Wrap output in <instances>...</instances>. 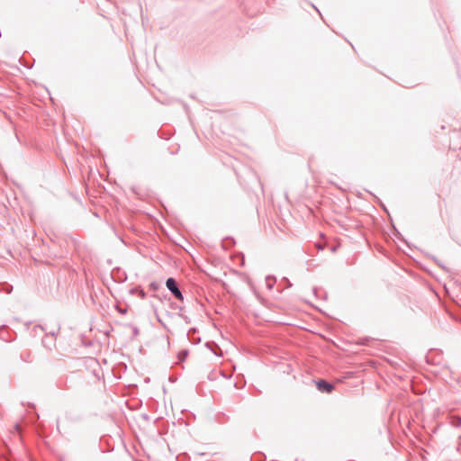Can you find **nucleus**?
<instances>
[{"mask_svg":"<svg viewBox=\"0 0 461 461\" xmlns=\"http://www.w3.org/2000/svg\"><path fill=\"white\" fill-rule=\"evenodd\" d=\"M317 389L321 393H331L334 389V386L332 384L325 381V380H319L316 383Z\"/></svg>","mask_w":461,"mask_h":461,"instance_id":"4","label":"nucleus"},{"mask_svg":"<svg viewBox=\"0 0 461 461\" xmlns=\"http://www.w3.org/2000/svg\"><path fill=\"white\" fill-rule=\"evenodd\" d=\"M59 328L56 331H51L50 333H46L45 337L42 339V345L50 349L55 345V336L57 333H59Z\"/></svg>","mask_w":461,"mask_h":461,"instance_id":"3","label":"nucleus"},{"mask_svg":"<svg viewBox=\"0 0 461 461\" xmlns=\"http://www.w3.org/2000/svg\"><path fill=\"white\" fill-rule=\"evenodd\" d=\"M32 331L35 335H37L39 331H45V329L41 325H35L32 329Z\"/></svg>","mask_w":461,"mask_h":461,"instance_id":"8","label":"nucleus"},{"mask_svg":"<svg viewBox=\"0 0 461 461\" xmlns=\"http://www.w3.org/2000/svg\"><path fill=\"white\" fill-rule=\"evenodd\" d=\"M276 284V278L273 276H267L266 285L268 289H272Z\"/></svg>","mask_w":461,"mask_h":461,"instance_id":"7","label":"nucleus"},{"mask_svg":"<svg viewBox=\"0 0 461 461\" xmlns=\"http://www.w3.org/2000/svg\"><path fill=\"white\" fill-rule=\"evenodd\" d=\"M16 333L10 330L6 325L0 326V339L5 342H11L15 339Z\"/></svg>","mask_w":461,"mask_h":461,"instance_id":"2","label":"nucleus"},{"mask_svg":"<svg viewBox=\"0 0 461 461\" xmlns=\"http://www.w3.org/2000/svg\"><path fill=\"white\" fill-rule=\"evenodd\" d=\"M140 295L141 298H144L145 297V292L143 290H140Z\"/></svg>","mask_w":461,"mask_h":461,"instance_id":"10","label":"nucleus"},{"mask_svg":"<svg viewBox=\"0 0 461 461\" xmlns=\"http://www.w3.org/2000/svg\"><path fill=\"white\" fill-rule=\"evenodd\" d=\"M450 424L455 427L458 428L461 426V417L459 416H452L450 418Z\"/></svg>","mask_w":461,"mask_h":461,"instance_id":"6","label":"nucleus"},{"mask_svg":"<svg viewBox=\"0 0 461 461\" xmlns=\"http://www.w3.org/2000/svg\"><path fill=\"white\" fill-rule=\"evenodd\" d=\"M188 355L187 350H182L178 353V357L180 360H184Z\"/></svg>","mask_w":461,"mask_h":461,"instance_id":"9","label":"nucleus"},{"mask_svg":"<svg viewBox=\"0 0 461 461\" xmlns=\"http://www.w3.org/2000/svg\"><path fill=\"white\" fill-rule=\"evenodd\" d=\"M133 331H134V334H136V335H137V334H138V332H139L137 328H134Z\"/></svg>","mask_w":461,"mask_h":461,"instance_id":"11","label":"nucleus"},{"mask_svg":"<svg viewBox=\"0 0 461 461\" xmlns=\"http://www.w3.org/2000/svg\"><path fill=\"white\" fill-rule=\"evenodd\" d=\"M20 358L22 361L26 362V363L32 362V352L27 350V351L21 353Z\"/></svg>","mask_w":461,"mask_h":461,"instance_id":"5","label":"nucleus"},{"mask_svg":"<svg viewBox=\"0 0 461 461\" xmlns=\"http://www.w3.org/2000/svg\"><path fill=\"white\" fill-rule=\"evenodd\" d=\"M166 286L171 292V294L175 296V298H176L177 300H180V301L184 300L183 294H182L175 278L168 277L166 280Z\"/></svg>","mask_w":461,"mask_h":461,"instance_id":"1","label":"nucleus"}]
</instances>
